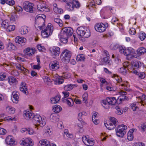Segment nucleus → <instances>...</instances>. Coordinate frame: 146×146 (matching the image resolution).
<instances>
[{"label":"nucleus","mask_w":146,"mask_h":146,"mask_svg":"<svg viewBox=\"0 0 146 146\" xmlns=\"http://www.w3.org/2000/svg\"><path fill=\"white\" fill-rule=\"evenodd\" d=\"M146 53V49L144 47H140L137 50V53L138 55L141 56Z\"/></svg>","instance_id":"72a5a7b5"},{"label":"nucleus","mask_w":146,"mask_h":146,"mask_svg":"<svg viewBox=\"0 0 146 146\" xmlns=\"http://www.w3.org/2000/svg\"><path fill=\"white\" fill-rule=\"evenodd\" d=\"M58 117L59 116L56 114H52L50 115V119L52 121L55 122L58 121Z\"/></svg>","instance_id":"473e14b6"},{"label":"nucleus","mask_w":146,"mask_h":146,"mask_svg":"<svg viewBox=\"0 0 146 146\" xmlns=\"http://www.w3.org/2000/svg\"><path fill=\"white\" fill-rule=\"evenodd\" d=\"M8 82L10 84L15 83L17 82V80L15 78L12 76L9 77L8 78Z\"/></svg>","instance_id":"a19ab883"},{"label":"nucleus","mask_w":146,"mask_h":146,"mask_svg":"<svg viewBox=\"0 0 146 146\" xmlns=\"http://www.w3.org/2000/svg\"><path fill=\"white\" fill-rule=\"evenodd\" d=\"M115 109L116 111L115 112L116 114L119 115H121L123 113V111L118 106H117L115 107Z\"/></svg>","instance_id":"052dcab7"},{"label":"nucleus","mask_w":146,"mask_h":146,"mask_svg":"<svg viewBox=\"0 0 146 146\" xmlns=\"http://www.w3.org/2000/svg\"><path fill=\"white\" fill-rule=\"evenodd\" d=\"M37 49L40 51H43L45 50V48L44 46L42 45L41 44H38L37 46Z\"/></svg>","instance_id":"e2e57ef3"},{"label":"nucleus","mask_w":146,"mask_h":146,"mask_svg":"<svg viewBox=\"0 0 146 146\" xmlns=\"http://www.w3.org/2000/svg\"><path fill=\"white\" fill-rule=\"evenodd\" d=\"M130 108L134 111H136L138 109L137 106H136V104L135 103L131 104L130 106Z\"/></svg>","instance_id":"5fc2aeb1"},{"label":"nucleus","mask_w":146,"mask_h":146,"mask_svg":"<svg viewBox=\"0 0 146 146\" xmlns=\"http://www.w3.org/2000/svg\"><path fill=\"white\" fill-rule=\"evenodd\" d=\"M104 124L107 128L109 130L113 129L116 126V125L113 124L112 123H104Z\"/></svg>","instance_id":"f704fd0d"},{"label":"nucleus","mask_w":146,"mask_h":146,"mask_svg":"<svg viewBox=\"0 0 146 146\" xmlns=\"http://www.w3.org/2000/svg\"><path fill=\"white\" fill-rule=\"evenodd\" d=\"M37 9L38 11H41L48 12L50 11L46 3L44 1H40L39 3L37 5Z\"/></svg>","instance_id":"1a4fd4ad"},{"label":"nucleus","mask_w":146,"mask_h":146,"mask_svg":"<svg viewBox=\"0 0 146 146\" xmlns=\"http://www.w3.org/2000/svg\"><path fill=\"white\" fill-rule=\"evenodd\" d=\"M41 117L39 115H36L34 116L33 117V122L35 124V127L37 128V129H39L38 127V123H40V120H41Z\"/></svg>","instance_id":"aec40b11"},{"label":"nucleus","mask_w":146,"mask_h":146,"mask_svg":"<svg viewBox=\"0 0 146 146\" xmlns=\"http://www.w3.org/2000/svg\"><path fill=\"white\" fill-rule=\"evenodd\" d=\"M64 136H65L68 138H72L73 137V135L72 134L69 133L68 129H65L64 130Z\"/></svg>","instance_id":"c9c22d12"},{"label":"nucleus","mask_w":146,"mask_h":146,"mask_svg":"<svg viewBox=\"0 0 146 146\" xmlns=\"http://www.w3.org/2000/svg\"><path fill=\"white\" fill-rule=\"evenodd\" d=\"M137 129H132L129 130L127 134V139L129 141L132 140L133 138V133L134 131H136Z\"/></svg>","instance_id":"a878e982"},{"label":"nucleus","mask_w":146,"mask_h":146,"mask_svg":"<svg viewBox=\"0 0 146 146\" xmlns=\"http://www.w3.org/2000/svg\"><path fill=\"white\" fill-rule=\"evenodd\" d=\"M85 57L83 54H80L77 55L76 60L77 61H83L85 60Z\"/></svg>","instance_id":"09e8293b"},{"label":"nucleus","mask_w":146,"mask_h":146,"mask_svg":"<svg viewBox=\"0 0 146 146\" xmlns=\"http://www.w3.org/2000/svg\"><path fill=\"white\" fill-rule=\"evenodd\" d=\"M129 54H127V58L129 60L133 58H138L139 56L135 53V50L131 48H129Z\"/></svg>","instance_id":"dca6fc26"},{"label":"nucleus","mask_w":146,"mask_h":146,"mask_svg":"<svg viewBox=\"0 0 146 146\" xmlns=\"http://www.w3.org/2000/svg\"><path fill=\"white\" fill-rule=\"evenodd\" d=\"M111 77L116 81V82L120 83V82L122 81L121 78L115 74L112 75H111Z\"/></svg>","instance_id":"79ce46f5"},{"label":"nucleus","mask_w":146,"mask_h":146,"mask_svg":"<svg viewBox=\"0 0 146 146\" xmlns=\"http://www.w3.org/2000/svg\"><path fill=\"white\" fill-rule=\"evenodd\" d=\"M106 89L107 90L110 91H114L116 89L115 87H112V86H107Z\"/></svg>","instance_id":"338daca9"},{"label":"nucleus","mask_w":146,"mask_h":146,"mask_svg":"<svg viewBox=\"0 0 146 146\" xmlns=\"http://www.w3.org/2000/svg\"><path fill=\"white\" fill-rule=\"evenodd\" d=\"M66 7L67 10L68 11H72L74 8V6L73 4L72 1L66 3Z\"/></svg>","instance_id":"7c9ffc66"},{"label":"nucleus","mask_w":146,"mask_h":146,"mask_svg":"<svg viewBox=\"0 0 146 146\" xmlns=\"http://www.w3.org/2000/svg\"><path fill=\"white\" fill-rule=\"evenodd\" d=\"M54 21L58 24L60 27H62L63 25L62 21L61 20L58 18H55L54 20Z\"/></svg>","instance_id":"13d9d810"},{"label":"nucleus","mask_w":146,"mask_h":146,"mask_svg":"<svg viewBox=\"0 0 146 146\" xmlns=\"http://www.w3.org/2000/svg\"><path fill=\"white\" fill-rule=\"evenodd\" d=\"M119 94L120 95L118 98V101H119V102H118L119 104H120L122 101L128 100V98L125 96L127 94V93L126 92L121 90L119 92Z\"/></svg>","instance_id":"4468645a"},{"label":"nucleus","mask_w":146,"mask_h":146,"mask_svg":"<svg viewBox=\"0 0 146 146\" xmlns=\"http://www.w3.org/2000/svg\"><path fill=\"white\" fill-rule=\"evenodd\" d=\"M16 68L17 69H18L20 70L22 72H23L24 73H25V70H26V69H25L24 67L22 66L20 64H18L17 65Z\"/></svg>","instance_id":"bf43d9fd"},{"label":"nucleus","mask_w":146,"mask_h":146,"mask_svg":"<svg viewBox=\"0 0 146 146\" xmlns=\"http://www.w3.org/2000/svg\"><path fill=\"white\" fill-rule=\"evenodd\" d=\"M62 77L64 79H68L70 77L71 74L68 73L63 72L62 73Z\"/></svg>","instance_id":"3c124183"},{"label":"nucleus","mask_w":146,"mask_h":146,"mask_svg":"<svg viewBox=\"0 0 146 146\" xmlns=\"http://www.w3.org/2000/svg\"><path fill=\"white\" fill-rule=\"evenodd\" d=\"M44 20L40 16L37 17L36 19L35 26L36 28H38L40 30L42 29L44 27Z\"/></svg>","instance_id":"423d86ee"},{"label":"nucleus","mask_w":146,"mask_h":146,"mask_svg":"<svg viewBox=\"0 0 146 146\" xmlns=\"http://www.w3.org/2000/svg\"><path fill=\"white\" fill-rule=\"evenodd\" d=\"M5 142L7 145L12 146L15 144V141L13 137L11 135L7 136L5 139Z\"/></svg>","instance_id":"6ab92c4d"},{"label":"nucleus","mask_w":146,"mask_h":146,"mask_svg":"<svg viewBox=\"0 0 146 146\" xmlns=\"http://www.w3.org/2000/svg\"><path fill=\"white\" fill-rule=\"evenodd\" d=\"M7 48L9 50H15L16 49V46L11 43H9L7 44Z\"/></svg>","instance_id":"4c0bfd02"},{"label":"nucleus","mask_w":146,"mask_h":146,"mask_svg":"<svg viewBox=\"0 0 146 146\" xmlns=\"http://www.w3.org/2000/svg\"><path fill=\"white\" fill-rule=\"evenodd\" d=\"M15 29V25H9L7 27L6 29L7 31L9 32H11L14 31Z\"/></svg>","instance_id":"6e6d98bb"},{"label":"nucleus","mask_w":146,"mask_h":146,"mask_svg":"<svg viewBox=\"0 0 146 146\" xmlns=\"http://www.w3.org/2000/svg\"><path fill=\"white\" fill-rule=\"evenodd\" d=\"M46 124V120L44 118L42 119L41 117V120H40V123H38V125L40 127L44 126Z\"/></svg>","instance_id":"864d4df0"},{"label":"nucleus","mask_w":146,"mask_h":146,"mask_svg":"<svg viewBox=\"0 0 146 146\" xmlns=\"http://www.w3.org/2000/svg\"><path fill=\"white\" fill-rule=\"evenodd\" d=\"M76 32L79 36L80 40L83 42L85 40V38H88L90 35V31L86 30L83 27H78L76 30Z\"/></svg>","instance_id":"f03ea898"},{"label":"nucleus","mask_w":146,"mask_h":146,"mask_svg":"<svg viewBox=\"0 0 146 146\" xmlns=\"http://www.w3.org/2000/svg\"><path fill=\"white\" fill-rule=\"evenodd\" d=\"M6 77L5 74L3 72L0 73V80H3Z\"/></svg>","instance_id":"774afa93"},{"label":"nucleus","mask_w":146,"mask_h":146,"mask_svg":"<svg viewBox=\"0 0 146 146\" xmlns=\"http://www.w3.org/2000/svg\"><path fill=\"white\" fill-rule=\"evenodd\" d=\"M88 94L87 93H84L82 96L83 103L87 104L88 103Z\"/></svg>","instance_id":"8fccbe9b"},{"label":"nucleus","mask_w":146,"mask_h":146,"mask_svg":"<svg viewBox=\"0 0 146 146\" xmlns=\"http://www.w3.org/2000/svg\"><path fill=\"white\" fill-rule=\"evenodd\" d=\"M74 86V85L72 84H68L65 86L64 88L66 91H70L73 89Z\"/></svg>","instance_id":"49530a36"},{"label":"nucleus","mask_w":146,"mask_h":146,"mask_svg":"<svg viewBox=\"0 0 146 146\" xmlns=\"http://www.w3.org/2000/svg\"><path fill=\"white\" fill-rule=\"evenodd\" d=\"M129 48H128L127 49L125 48V47L122 46H119V50L120 52L123 54L125 55H127V54L130 53L129 52Z\"/></svg>","instance_id":"5701e85b"},{"label":"nucleus","mask_w":146,"mask_h":146,"mask_svg":"<svg viewBox=\"0 0 146 146\" xmlns=\"http://www.w3.org/2000/svg\"><path fill=\"white\" fill-rule=\"evenodd\" d=\"M60 48L58 47H53L49 49L50 54L52 56H58L60 52Z\"/></svg>","instance_id":"f8f14e48"},{"label":"nucleus","mask_w":146,"mask_h":146,"mask_svg":"<svg viewBox=\"0 0 146 146\" xmlns=\"http://www.w3.org/2000/svg\"><path fill=\"white\" fill-rule=\"evenodd\" d=\"M7 111L10 114H13L15 111V109L14 108L11 106L7 107L6 108Z\"/></svg>","instance_id":"ea45409f"},{"label":"nucleus","mask_w":146,"mask_h":146,"mask_svg":"<svg viewBox=\"0 0 146 146\" xmlns=\"http://www.w3.org/2000/svg\"><path fill=\"white\" fill-rule=\"evenodd\" d=\"M60 98L59 96H55L54 98H52L50 99L51 102L52 104H56L60 100Z\"/></svg>","instance_id":"58836bf2"},{"label":"nucleus","mask_w":146,"mask_h":146,"mask_svg":"<svg viewBox=\"0 0 146 146\" xmlns=\"http://www.w3.org/2000/svg\"><path fill=\"white\" fill-rule=\"evenodd\" d=\"M131 68L132 69H137L141 66L142 64L140 61L134 60L131 62Z\"/></svg>","instance_id":"f3484780"},{"label":"nucleus","mask_w":146,"mask_h":146,"mask_svg":"<svg viewBox=\"0 0 146 146\" xmlns=\"http://www.w3.org/2000/svg\"><path fill=\"white\" fill-rule=\"evenodd\" d=\"M62 100L63 102L67 104L70 106H72L74 104V101L72 99L70 98H62Z\"/></svg>","instance_id":"bb28decb"},{"label":"nucleus","mask_w":146,"mask_h":146,"mask_svg":"<svg viewBox=\"0 0 146 146\" xmlns=\"http://www.w3.org/2000/svg\"><path fill=\"white\" fill-rule=\"evenodd\" d=\"M20 89L22 92L26 94H27L28 93L26 84L23 82H21Z\"/></svg>","instance_id":"393cba45"},{"label":"nucleus","mask_w":146,"mask_h":146,"mask_svg":"<svg viewBox=\"0 0 146 146\" xmlns=\"http://www.w3.org/2000/svg\"><path fill=\"white\" fill-rule=\"evenodd\" d=\"M72 1L73 4L74 6V7H76V8H78L80 7V4L78 1L73 0Z\"/></svg>","instance_id":"4d7b16f0"},{"label":"nucleus","mask_w":146,"mask_h":146,"mask_svg":"<svg viewBox=\"0 0 146 146\" xmlns=\"http://www.w3.org/2000/svg\"><path fill=\"white\" fill-rule=\"evenodd\" d=\"M110 120L111 121V123H112L113 124H115V125L117 124V123L118 122L117 119L114 117H110Z\"/></svg>","instance_id":"0e129e2a"},{"label":"nucleus","mask_w":146,"mask_h":146,"mask_svg":"<svg viewBox=\"0 0 146 146\" xmlns=\"http://www.w3.org/2000/svg\"><path fill=\"white\" fill-rule=\"evenodd\" d=\"M129 33L131 35H135L136 33V30L135 28H131L130 29Z\"/></svg>","instance_id":"69168bd1"},{"label":"nucleus","mask_w":146,"mask_h":146,"mask_svg":"<svg viewBox=\"0 0 146 146\" xmlns=\"http://www.w3.org/2000/svg\"><path fill=\"white\" fill-rule=\"evenodd\" d=\"M53 10L54 11L57 13L61 14L63 12V10L62 9L58 7L53 8Z\"/></svg>","instance_id":"603ef678"},{"label":"nucleus","mask_w":146,"mask_h":146,"mask_svg":"<svg viewBox=\"0 0 146 146\" xmlns=\"http://www.w3.org/2000/svg\"><path fill=\"white\" fill-rule=\"evenodd\" d=\"M23 116L24 117L27 119L33 118L34 115L31 110L29 111H24Z\"/></svg>","instance_id":"a211bd4d"},{"label":"nucleus","mask_w":146,"mask_h":146,"mask_svg":"<svg viewBox=\"0 0 146 146\" xmlns=\"http://www.w3.org/2000/svg\"><path fill=\"white\" fill-rule=\"evenodd\" d=\"M19 93L16 91H14L13 92L12 100L13 103L16 104L18 103L19 98Z\"/></svg>","instance_id":"4be33fe9"},{"label":"nucleus","mask_w":146,"mask_h":146,"mask_svg":"<svg viewBox=\"0 0 146 146\" xmlns=\"http://www.w3.org/2000/svg\"><path fill=\"white\" fill-rule=\"evenodd\" d=\"M71 56V52L68 50L66 49L62 52L60 56V58L63 62L68 63L70 61Z\"/></svg>","instance_id":"39448f33"},{"label":"nucleus","mask_w":146,"mask_h":146,"mask_svg":"<svg viewBox=\"0 0 146 146\" xmlns=\"http://www.w3.org/2000/svg\"><path fill=\"white\" fill-rule=\"evenodd\" d=\"M73 33V29L71 27H66L63 28L60 35V37L62 42L66 43L68 42V37L72 35Z\"/></svg>","instance_id":"f257e3e1"},{"label":"nucleus","mask_w":146,"mask_h":146,"mask_svg":"<svg viewBox=\"0 0 146 146\" xmlns=\"http://www.w3.org/2000/svg\"><path fill=\"white\" fill-rule=\"evenodd\" d=\"M23 6L24 9L27 12H31L33 11V4L28 1H26L24 2Z\"/></svg>","instance_id":"6e6552de"},{"label":"nucleus","mask_w":146,"mask_h":146,"mask_svg":"<svg viewBox=\"0 0 146 146\" xmlns=\"http://www.w3.org/2000/svg\"><path fill=\"white\" fill-rule=\"evenodd\" d=\"M39 143L41 146H50V142L46 139H42L40 140Z\"/></svg>","instance_id":"2f4dec72"},{"label":"nucleus","mask_w":146,"mask_h":146,"mask_svg":"<svg viewBox=\"0 0 146 146\" xmlns=\"http://www.w3.org/2000/svg\"><path fill=\"white\" fill-rule=\"evenodd\" d=\"M127 129V127L123 124L119 125L115 129L117 135L119 137H123L125 134Z\"/></svg>","instance_id":"20e7f679"},{"label":"nucleus","mask_w":146,"mask_h":146,"mask_svg":"<svg viewBox=\"0 0 146 146\" xmlns=\"http://www.w3.org/2000/svg\"><path fill=\"white\" fill-rule=\"evenodd\" d=\"M106 100L109 104L111 105H115L117 102L118 103V102H119V100L118 101V99L116 100L115 98L114 97H108L107 98Z\"/></svg>","instance_id":"412c9836"},{"label":"nucleus","mask_w":146,"mask_h":146,"mask_svg":"<svg viewBox=\"0 0 146 146\" xmlns=\"http://www.w3.org/2000/svg\"><path fill=\"white\" fill-rule=\"evenodd\" d=\"M137 92L138 94V96L136 98L140 100L137 103H141L142 105H144V104L146 103V96L142 93Z\"/></svg>","instance_id":"2eb2a0df"},{"label":"nucleus","mask_w":146,"mask_h":146,"mask_svg":"<svg viewBox=\"0 0 146 146\" xmlns=\"http://www.w3.org/2000/svg\"><path fill=\"white\" fill-rule=\"evenodd\" d=\"M131 72L133 73H134L135 74H137L139 78V79H144L145 77V74L143 72L139 73L135 70L132 69H131Z\"/></svg>","instance_id":"b1692460"},{"label":"nucleus","mask_w":146,"mask_h":146,"mask_svg":"<svg viewBox=\"0 0 146 146\" xmlns=\"http://www.w3.org/2000/svg\"><path fill=\"white\" fill-rule=\"evenodd\" d=\"M59 67V62L56 60L51 61L49 64L50 69L52 71H55L58 70Z\"/></svg>","instance_id":"ddd939ff"},{"label":"nucleus","mask_w":146,"mask_h":146,"mask_svg":"<svg viewBox=\"0 0 146 146\" xmlns=\"http://www.w3.org/2000/svg\"><path fill=\"white\" fill-rule=\"evenodd\" d=\"M26 38L24 37H20L19 36H17L15 39V41L17 43L19 44H21L26 42Z\"/></svg>","instance_id":"cd10ccee"},{"label":"nucleus","mask_w":146,"mask_h":146,"mask_svg":"<svg viewBox=\"0 0 146 146\" xmlns=\"http://www.w3.org/2000/svg\"><path fill=\"white\" fill-rule=\"evenodd\" d=\"M29 29L26 26H23L20 28V33L22 35H25L27 34L29 31Z\"/></svg>","instance_id":"c85d7f7f"},{"label":"nucleus","mask_w":146,"mask_h":146,"mask_svg":"<svg viewBox=\"0 0 146 146\" xmlns=\"http://www.w3.org/2000/svg\"><path fill=\"white\" fill-rule=\"evenodd\" d=\"M139 37L141 40H143L146 37V34L143 32H140L139 35Z\"/></svg>","instance_id":"de8ad7c7"},{"label":"nucleus","mask_w":146,"mask_h":146,"mask_svg":"<svg viewBox=\"0 0 146 146\" xmlns=\"http://www.w3.org/2000/svg\"><path fill=\"white\" fill-rule=\"evenodd\" d=\"M9 21L7 20L3 21L1 24V27L4 29H7L9 26Z\"/></svg>","instance_id":"c03bdc74"},{"label":"nucleus","mask_w":146,"mask_h":146,"mask_svg":"<svg viewBox=\"0 0 146 146\" xmlns=\"http://www.w3.org/2000/svg\"><path fill=\"white\" fill-rule=\"evenodd\" d=\"M108 26V24L107 23L104 24L98 23L95 25V29L97 31L102 33L105 31Z\"/></svg>","instance_id":"0eeeda50"},{"label":"nucleus","mask_w":146,"mask_h":146,"mask_svg":"<svg viewBox=\"0 0 146 146\" xmlns=\"http://www.w3.org/2000/svg\"><path fill=\"white\" fill-rule=\"evenodd\" d=\"M52 129L49 127H47L45 130L44 135V136L48 137L52 134Z\"/></svg>","instance_id":"c756f323"},{"label":"nucleus","mask_w":146,"mask_h":146,"mask_svg":"<svg viewBox=\"0 0 146 146\" xmlns=\"http://www.w3.org/2000/svg\"><path fill=\"white\" fill-rule=\"evenodd\" d=\"M20 144L23 146H32L34 144L32 140L29 138L22 139L20 141Z\"/></svg>","instance_id":"9d476101"},{"label":"nucleus","mask_w":146,"mask_h":146,"mask_svg":"<svg viewBox=\"0 0 146 146\" xmlns=\"http://www.w3.org/2000/svg\"><path fill=\"white\" fill-rule=\"evenodd\" d=\"M53 27L51 24L49 23L45 29L41 31V35L44 38L48 37L50 36L53 32Z\"/></svg>","instance_id":"7ed1b4c3"},{"label":"nucleus","mask_w":146,"mask_h":146,"mask_svg":"<svg viewBox=\"0 0 146 146\" xmlns=\"http://www.w3.org/2000/svg\"><path fill=\"white\" fill-rule=\"evenodd\" d=\"M85 112H82L79 113L78 115V119L83 124L85 122L82 120V116L84 115L85 114Z\"/></svg>","instance_id":"e433bc0d"},{"label":"nucleus","mask_w":146,"mask_h":146,"mask_svg":"<svg viewBox=\"0 0 146 146\" xmlns=\"http://www.w3.org/2000/svg\"><path fill=\"white\" fill-rule=\"evenodd\" d=\"M119 72L123 75H125L127 72V69L124 67H122L119 70Z\"/></svg>","instance_id":"680f3d73"},{"label":"nucleus","mask_w":146,"mask_h":146,"mask_svg":"<svg viewBox=\"0 0 146 146\" xmlns=\"http://www.w3.org/2000/svg\"><path fill=\"white\" fill-rule=\"evenodd\" d=\"M62 109V108L60 107L59 105H55L54 106L53 110L55 112L58 113Z\"/></svg>","instance_id":"37998d69"},{"label":"nucleus","mask_w":146,"mask_h":146,"mask_svg":"<svg viewBox=\"0 0 146 146\" xmlns=\"http://www.w3.org/2000/svg\"><path fill=\"white\" fill-rule=\"evenodd\" d=\"M82 140L83 142L86 145L92 146L94 144V141L90 140L88 135L83 136Z\"/></svg>","instance_id":"9b49d317"},{"label":"nucleus","mask_w":146,"mask_h":146,"mask_svg":"<svg viewBox=\"0 0 146 146\" xmlns=\"http://www.w3.org/2000/svg\"><path fill=\"white\" fill-rule=\"evenodd\" d=\"M123 67H124V68H127L130 72H131V70H131V65H130L128 62H124L123 63Z\"/></svg>","instance_id":"a18cd8bd"}]
</instances>
